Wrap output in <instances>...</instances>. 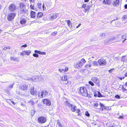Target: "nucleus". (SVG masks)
<instances>
[{"label":"nucleus","instance_id":"obj_1","mask_svg":"<svg viewBox=\"0 0 127 127\" xmlns=\"http://www.w3.org/2000/svg\"><path fill=\"white\" fill-rule=\"evenodd\" d=\"M77 92L78 94L84 97H87L88 95V91L86 87L84 86H81L77 89Z\"/></svg>","mask_w":127,"mask_h":127},{"label":"nucleus","instance_id":"obj_2","mask_svg":"<svg viewBox=\"0 0 127 127\" xmlns=\"http://www.w3.org/2000/svg\"><path fill=\"white\" fill-rule=\"evenodd\" d=\"M19 7L20 10L19 11L18 13L19 14L22 15H24L27 14L28 12V10L27 9L24 3L21 2L20 3Z\"/></svg>","mask_w":127,"mask_h":127},{"label":"nucleus","instance_id":"obj_3","mask_svg":"<svg viewBox=\"0 0 127 127\" xmlns=\"http://www.w3.org/2000/svg\"><path fill=\"white\" fill-rule=\"evenodd\" d=\"M86 62L84 58H82L78 62H76L74 63L73 66L76 69H80L82 67Z\"/></svg>","mask_w":127,"mask_h":127},{"label":"nucleus","instance_id":"obj_4","mask_svg":"<svg viewBox=\"0 0 127 127\" xmlns=\"http://www.w3.org/2000/svg\"><path fill=\"white\" fill-rule=\"evenodd\" d=\"M70 108L71 112H76L78 114V116L80 115V110L79 109H77L76 106L72 104H70Z\"/></svg>","mask_w":127,"mask_h":127},{"label":"nucleus","instance_id":"obj_5","mask_svg":"<svg viewBox=\"0 0 127 127\" xmlns=\"http://www.w3.org/2000/svg\"><path fill=\"white\" fill-rule=\"evenodd\" d=\"M15 13H9L7 15V19L9 22H11L13 20L16 16Z\"/></svg>","mask_w":127,"mask_h":127},{"label":"nucleus","instance_id":"obj_6","mask_svg":"<svg viewBox=\"0 0 127 127\" xmlns=\"http://www.w3.org/2000/svg\"><path fill=\"white\" fill-rule=\"evenodd\" d=\"M98 65L101 66H105L106 64L107 63L106 60L103 58H101L98 60Z\"/></svg>","mask_w":127,"mask_h":127},{"label":"nucleus","instance_id":"obj_7","mask_svg":"<svg viewBox=\"0 0 127 127\" xmlns=\"http://www.w3.org/2000/svg\"><path fill=\"white\" fill-rule=\"evenodd\" d=\"M68 70V67L64 65H62L59 68V71L61 73H64L67 72Z\"/></svg>","mask_w":127,"mask_h":127},{"label":"nucleus","instance_id":"obj_8","mask_svg":"<svg viewBox=\"0 0 127 127\" xmlns=\"http://www.w3.org/2000/svg\"><path fill=\"white\" fill-rule=\"evenodd\" d=\"M47 121L46 118L43 116L39 117L37 119V121L39 123L44 124L46 123Z\"/></svg>","mask_w":127,"mask_h":127},{"label":"nucleus","instance_id":"obj_9","mask_svg":"<svg viewBox=\"0 0 127 127\" xmlns=\"http://www.w3.org/2000/svg\"><path fill=\"white\" fill-rule=\"evenodd\" d=\"M59 16L58 13L56 12L52 13L50 15L49 19L50 20H52L56 19Z\"/></svg>","mask_w":127,"mask_h":127},{"label":"nucleus","instance_id":"obj_10","mask_svg":"<svg viewBox=\"0 0 127 127\" xmlns=\"http://www.w3.org/2000/svg\"><path fill=\"white\" fill-rule=\"evenodd\" d=\"M8 9L10 11L13 12L17 9V6L15 3H12L9 5Z\"/></svg>","mask_w":127,"mask_h":127},{"label":"nucleus","instance_id":"obj_11","mask_svg":"<svg viewBox=\"0 0 127 127\" xmlns=\"http://www.w3.org/2000/svg\"><path fill=\"white\" fill-rule=\"evenodd\" d=\"M34 52L35 53L33 54V57H38L39 56L36 53L42 55H45L46 54V53L45 52H41L40 51L35 50Z\"/></svg>","mask_w":127,"mask_h":127},{"label":"nucleus","instance_id":"obj_12","mask_svg":"<svg viewBox=\"0 0 127 127\" xmlns=\"http://www.w3.org/2000/svg\"><path fill=\"white\" fill-rule=\"evenodd\" d=\"M19 23L21 25H25L27 23V19L26 17L22 16L20 18Z\"/></svg>","mask_w":127,"mask_h":127},{"label":"nucleus","instance_id":"obj_13","mask_svg":"<svg viewBox=\"0 0 127 127\" xmlns=\"http://www.w3.org/2000/svg\"><path fill=\"white\" fill-rule=\"evenodd\" d=\"M42 101L43 103L47 106H49L51 105V102L47 98L43 99Z\"/></svg>","mask_w":127,"mask_h":127},{"label":"nucleus","instance_id":"obj_14","mask_svg":"<svg viewBox=\"0 0 127 127\" xmlns=\"http://www.w3.org/2000/svg\"><path fill=\"white\" fill-rule=\"evenodd\" d=\"M91 80L97 85H99V81L97 78L96 77H93L92 78Z\"/></svg>","mask_w":127,"mask_h":127},{"label":"nucleus","instance_id":"obj_15","mask_svg":"<svg viewBox=\"0 0 127 127\" xmlns=\"http://www.w3.org/2000/svg\"><path fill=\"white\" fill-rule=\"evenodd\" d=\"M31 51L30 50H24L21 53L20 55L24 56L25 55H29L31 53Z\"/></svg>","mask_w":127,"mask_h":127},{"label":"nucleus","instance_id":"obj_16","mask_svg":"<svg viewBox=\"0 0 127 127\" xmlns=\"http://www.w3.org/2000/svg\"><path fill=\"white\" fill-rule=\"evenodd\" d=\"M30 92L31 94L33 95H36L37 93L36 89H35L33 87L31 88L30 90Z\"/></svg>","mask_w":127,"mask_h":127},{"label":"nucleus","instance_id":"obj_17","mask_svg":"<svg viewBox=\"0 0 127 127\" xmlns=\"http://www.w3.org/2000/svg\"><path fill=\"white\" fill-rule=\"evenodd\" d=\"M82 7L84 9V11L85 13L87 12L88 11L90 8V6L89 5H87L86 4H83Z\"/></svg>","mask_w":127,"mask_h":127},{"label":"nucleus","instance_id":"obj_18","mask_svg":"<svg viewBox=\"0 0 127 127\" xmlns=\"http://www.w3.org/2000/svg\"><path fill=\"white\" fill-rule=\"evenodd\" d=\"M37 5L38 8L44 10L45 9V7H44V4H43V5L41 3L38 2L37 4Z\"/></svg>","mask_w":127,"mask_h":127},{"label":"nucleus","instance_id":"obj_19","mask_svg":"<svg viewBox=\"0 0 127 127\" xmlns=\"http://www.w3.org/2000/svg\"><path fill=\"white\" fill-rule=\"evenodd\" d=\"M68 77L67 75H64L62 76L61 78V80L63 81H66V82L65 83V84L66 85L68 83L67 81Z\"/></svg>","mask_w":127,"mask_h":127},{"label":"nucleus","instance_id":"obj_20","mask_svg":"<svg viewBox=\"0 0 127 127\" xmlns=\"http://www.w3.org/2000/svg\"><path fill=\"white\" fill-rule=\"evenodd\" d=\"M28 87V85L26 84H24L20 87V90L22 91H25L27 90Z\"/></svg>","mask_w":127,"mask_h":127},{"label":"nucleus","instance_id":"obj_21","mask_svg":"<svg viewBox=\"0 0 127 127\" xmlns=\"http://www.w3.org/2000/svg\"><path fill=\"white\" fill-rule=\"evenodd\" d=\"M94 96L95 97L97 96L99 97H103V96L102 95L100 92L98 91L94 93Z\"/></svg>","mask_w":127,"mask_h":127},{"label":"nucleus","instance_id":"obj_22","mask_svg":"<svg viewBox=\"0 0 127 127\" xmlns=\"http://www.w3.org/2000/svg\"><path fill=\"white\" fill-rule=\"evenodd\" d=\"M119 0H114L113 5L114 7H117L119 5Z\"/></svg>","mask_w":127,"mask_h":127},{"label":"nucleus","instance_id":"obj_23","mask_svg":"<svg viewBox=\"0 0 127 127\" xmlns=\"http://www.w3.org/2000/svg\"><path fill=\"white\" fill-rule=\"evenodd\" d=\"M116 37L115 36L112 37L108 40V42L110 43L113 42V41L116 39Z\"/></svg>","mask_w":127,"mask_h":127},{"label":"nucleus","instance_id":"obj_24","mask_svg":"<svg viewBox=\"0 0 127 127\" xmlns=\"http://www.w3.org/2000/svg\"><path fill=\"white\" fill-rule=\"evenodd\" d=\"M36 13L35 12L33 11H31V12L30 16L32 18H35V17Z\"/></svg>","mask_w":127,"mask_h":127},{"label":"nucleus","instance_id":"obj_25","mask_svg":"<svg viewBox=\"0 0 127 127\" xmlns=\"http://www.w3.org/2000/svg\"><path fill=\"white\" fill-rule=\"evenodd\" d=\"M65 21L67 22L68 26L69 27H70L71 28L72 26V23L69 20H65Z\"/></svg>","mask_w":127,"mask_h":127},{"label":"nucleus","instance_id":"obj_26","mask_svg":"<svg viewBox=\"0 0 127 127\" xmlns=\"http://www.w3.org/2000/svg\"><path fill=\"white\" fill-rule=\"evenodd\" d=\"M119 88H121L123 92L127 91V90L125 88L123 85H120V86Z\"/></svg>","mask_w":127,"mask_h":127},{"label":"nucleus","instance_id":"obj_27","mask_svg":"<svg viewBox=\"0 0 127 127\" xmlns=\"http://www.w3.org/2000/svg\"><path fill=\"white\" fill-rule=\"evenodd\" d=\"M43 92L42 91L38 93V96L40 98H42L43 97Z\"/></svg>","mask_w":127,"mask_h":127},{"label":"nucleus","instance_id":"obj_28","mask_svg":"<svg viewBox=\"0 0 127 127\" xmlns=\"http://www.w3.org/2000/svg\"><path fill=\"white\" fill-rule=\"evenodd\" d=\"M43 15V13L41 12H39L37 13V17L38 18H39L41 17Z\"/></svg>","mask_w":127,"mask_h":127},{"label":"nucleus","instance_id":"obj_29","mask_svg":"<svg viewBox=\"0 0 127 127\" xmlns=\"http://www.w3.org/2000/svg\"><path fill=\"white\" fill-rule=\"evenodd\" d=\"M57 124L59 127H63L62 125L61 124L60 120H57Z\"/></svg>","mask_w":127,"mask_h":127},{"label":"nucleus","instance_id":"obj_30","mask_svg":"<svg viewBox=\"0 0 127 127\" xmlns=\"http://www.w3.org/2000/svg\"><path fill=\"white\" fill-rule=\"evenodd\" d=\"M103 2L106 4H110L111 3L110 0H103Z\"/></svg>","mask_w":127,"mask_h":127},{"label":"nucleus","instance_id":"obj_31","mask_svg":"<svg viewBox=\"0 0 127 127\" xmlns=\"http://www.w3.org/2000/svg\"><path fill=\"white\" fill-rule=\"evenodd\" d=\"M121 38L123 40V42H124L127 39L126 38V35L125 34H123L121 36Z\"/></svg>","mask_w":127,"mask_h":127},{"label":"nucleus","instance_id":"obj_32","mask_svg":"<svg viewBox=\"0 0 127 127\" xmlns=\"http://www.w3.org/2000/svg\"><path fill=\"white\" fill-rule=\"evenodd\" d=\"M127 60V58H126V56H124L122 57L121 58V61L125 62Z\"/></svg>","mask_w":127,"mask_h":127},{"label":"nucleus","instance_id":"obj_33","mask_svg":"<svg viewBox=\"0 0 127 127\" xmlns=\"http://www.w3.org/2000/svg\"><path fill=\"white\" fill-rule=\"evenodd\" d=\"M41 20L39 19V18L37 17V18L34 21L35 23H40L41 22Z\"/></svg>","mask_w":127,"mask_h":127},{"label":"nucleus","instance_id":"obj_34","mask_svg":"<svg viewBox=\"0 0 127 127\" xmlns=\"http://www.w3.org/2000/svg\"><path fill=\"white\" fill-rule=\"evenodd\" d=\"M10 60L11 61H17V58L13 57H11L10 58Z\"/></svg>","mask_w":127,"mask_h":127},{"label":"nucleus","instance_id":"obj_35","mask_svg":"<svg viewBox=\"0 0 127 127\" xmlns=\"http://www.w3.org/2000/svg\"><path fill=\"white\" fill-rule=\"evenodd\" d=\"M11 47L10 46H8L4 47L2 49L3 50L5 51L7 50H9L11 49Z\"/></svg>","mask_w":127,"mask_h":127},{"label":"nucleus","instance_id":"obj_36","mask_svg":"<svg viewBox=\"0 0 127 127\" xmlns=\"http://www.w3.org/2000/svg\"><path fill=\"white\" fill-rule=\"evenodd\" d=\"M93 64L95 66H97L98 65V61L96 62V61H94L93 62Z\"/></svg>","mask_w":127,"mask_h":127},{"label":"nucleus","instance_id":"obj_37","mask_svg":"<svg viewBox=\"0 0 127 127\" xmlns=\"http://www.w3.org/2000/svg\"><path fill=\"white\" fill-rule=\"evenodd\" d=\"M99 105L101 107L100 108L101 109L102 111H103V109L105 107L103 104L101 103H100Z\"/></svg>","mask_w":127,"mask_h":127},{"label":"nucleus","instance_id":"obj_38","mask_svg":"<svg viewBox=\"0 0 127 127\" xmlns=\"http://www.w3.org/2000/svg\"><path fill=\"white\" fill-rule=\"evenodd\" d=\"M88 83L91 86H93L94 85V84L92 81H88Z\"/></svg>","mask_w":127,"mask_h":127},{"label":"nucleus","instance_id":"obj_39","mask_svg":"<svg viewBox=\"0 0 127 127\" xmlns=\"http://www.w3.org/2000/svg\"><path fill=\"white\" fill-rule=\"evenodd\" d=\"M64 102L65 105H67L69 107H70V105H69V104H71L69 103L68 101L67 100H66Z\"/></svg>","mask_w":127,"mask_h":127},{"label":"nucleus","instance_id":"obj_40","mask_svg":"<svg viewBox=\"0 0 127 127\" xmlns=\"http://www.w3.org/2000/svg\"><path fill=\"white\" fill-rule=\"evenodd\" d=\"M42 91L43 92V94L45 96L47 95H48V92L46 91Z\"/></svg>","mask_w":127,"mask_h":127},{"label":"nucleus","instance_id":"obj_41","mask_svg":"<svg viewBox=\"0 0 127 127\" xmlns=\"http://www.w3.org/2000/svg\"><path fill=\"white\" fill-rule=\"evenodd\" d=\"M30 7L31 9L33 10H35V7L34 6V5H32V4H31L30 5Z\"/></svg>","mask_w":127,"mask_h":127},{"label":"nucleus","instance_id":"obj_42","mask_svg":"<svg viewBox=\"0 0 127 127\" xmlns=\"http://www.w3.org/2000/svg\"><path fill=\"white\" fill-rule=\"evenodd\" d=\"M85 115L86 116H87L88 117H89L90 116V114L89 113V112L88 111H86L85 113Z\"/></svg>","mask_w":127,"mask_h":127},{"label":"nucleus","instance_id":"obj_43","mask_svg":"<svg viewBox=\"0 0 127 127\" xmlns=\"http://www.w3.org/2000/svg\"><path fill=\"white\" fill-rule=\"evenodd\" d=\"M91 66V64H87L85 66V67L86 68H88V67H90Z\"/></svg>","mask_w":127,"mask_h":127},{"label":"nucleus","instance_id":"obj_44","mask_svg":"<svg viewBox=\"0 0 127 127\" xmlns=\"http://www.w3.org/2000/svg\"><path fill=\"white\" fill-rule=\"evenodd\" d=\"M35 113V112L34 110H32L31 112V115L32 116Z\"/></svg>","mask_w":127,"mask_h":127},{"label":"nucleus","instance_id":"obj_45","mask_svg":"<svg viewBox=\"0 0 127 127\" xmlns=\"http://www.w3.org/2000/svg\"><path fill=\"white\" fill-rule=\"evenodd\" d=\"M29 102L32 105L34 104V102L32 100H30Z\"/></svg>","mask_w":127,"mask_h":127},{"label":"nucleus","instance_id":"obj_46","mask_svg":"<svg viewBox=\"0 0 127 127\" xmlns=\"http://www.w3.org/2000/svg\"><path fill=\"white\" fill-rule=\"evenodd\" d=\"M100 36L101 37H105L106 36V34L104 33H102L100 34Z\"/></svg>","mask_w":127,"mask_h":127},{"label":"nucleus","instance_id":"obj_47","mask_svg":"<svg viewBox=\"0 0 127 127\" xmlns=\"http://www.w3.org/2000/svg\"><path fill=\"white\" fill-rule=\"evenodd\" d=\"M115 98L118 99H119L120 98V96L118 95H116L115 96Z\"/></svg>","mask_w":127,"mask_h":127},{"label":"nucleus","instance_id":"obj_48","mask_svg":"<svg viewBox=\"0 0 127 127\" xmlns=\"http://www.w3.org/2000/svg\"><path fill=\"white\" fill-rule=\"evenodd\" d=\"M27 46V45L26 44H24V45H23L22 46H21V47H26Z\"/></svg>","mask_w":127,"mask_h":127},{"label":"nucleus","instance_id":"obj_49","mask_svg":"<svg viewBox=\"0 0 127 127\" xmlns=\"http://www.w3.org/2000/svg\"><path fill=\"white\" fill-rule=\"evenodd\" d=\"M119 78L120 80H122L123 79H124L125 78V77H118Z\"/></svg>","mask_w":127,"mask_h":127},{"label":"nucleus","instance_id":"obj_50","mask_svg":"<svg viewBox=\"0 0 127 127\" xmlns=\"http://www.w3.org/2000/svg\"><path fill=\"white\" fill-rule=\"evenodd\" d=\"M9 100L11 101V102L13 104L15 105L16 104V103L14 102H13V101H11V99H9Z\"/></svg>","mask_w":127,"mask_h":127},{"label":"nucleus","instance_id":"obj_51","mask_svg":"<svg viewBox=\"0 0 127 127\" xmlns=\"http://www.w3.org/2000/svg\"><path fill=\"white\" fill-rule=\"evenodd\" d=\"M98 105V104L97 103H95L94 104V106L96 107H97Z\"/></svg>","mask_w":127,"mask_h":127},{"label":"nucleus","instance_id":"obj_52","mask_svg":"<svg viewBox=\"0 0 127 127\" xmlns=\"http://www.w3.org/2000/svg\"><path fill=\"white\" fill-rule=\"evenodd\" d=\"M119 119H121L123 118V117L122 116H120L118 117Z\"/></svg>","mask_w":127,"mask_h":127},{"label":"nucleus","instance_id":"obj_53","mask_svg":"<svg viewBox=\"0 0 127 127\" xmlns=\"http://www.w3.org/2000/svg\"><path fill=\"white\" fill-rule=\"evenodd\" d=\"M119 59L117 57H116L114 58V60L116 61H117L119 60Z\"/></svg>","mask_w":127,"mask_h":127},{"label":"nucleus","instance_id":"obj_54","mask_svg":"<svg viewBox=\"0 0 127 127\" xmlns=\"http://www.w3.org/2000/svg\"><path fill=\"white\" fill-rule=\"evenodd\" d=\"M125 8L126 9H127V4H126L124 5Z\"/></svg>","mask_w":127,"mask_h":127},{"label":"nucleus","instance_id":"obj_55","mask_svg":"<svg viewBox=\"0 0 127 127\" xmlns=\"http://www.w3.org/2000/svg\"><path fill=\"white\" fill-rule=\"evenodd\" d=\"M81 25V24H79V25H78L76 26V28H78Z\"/></svg>","mask_w":127,"mask_h":127},{"label":"nucleus","instance_id":"obj_56","mask_svg":"<svg viewBox=\"0 0 127 127\" xmlns=\"http://www.w3.org/2000/svg\"><path fill=\"white\" fill-rule=\"evenodd\" d=\"M114 69V68L112 69H111L109 70L108 71H109V72H110L111 70H113Z\"/></svg>","mask_w":127,"mask_h":127},{"label":"nucleus","instance_id":"obj_57","mask_svg":"<svg viewBox=\"0 0 127 127\" xmlns=\"http://www.w3.org/2000/svg\"><path fill=\"white\" fill-rule=\"evenodd\" d=\"M89 1V0H84V1L85 2H88Z\"/></svg>","mask_w":127,"mask_h":127},{"label":"nucleus","instance_id":"obj_58","mask_svg":"<svg viewBox=\"0 0 127 127\" xmlns=\"http://www.w3.org/2000/svg\"><path fill=\"white\" fill-rule=\"evenodd\" d=\"M125 77H127V72L125 74Z\"/></svg>","mask_w":127,"mask_h":127},{"label":"nucleus","instance_id":"obj_59","mask_svg":"<svg viewBox=\"0 0 127 127\" xmlns=\"http://www.w3.org/2000/svg\"><path fill=\"white\" fill-rule=\"evenodd\" d=\"M13 85H11L10 86H9V87L10 88H12L13 87Z\"/></svg>","mask_w":127,"mask_h":127},{"label":"nucleus","instance_id":"obj_60","mask_svg":"<svg viewBox=\"0 0 127 127\" xmlns=\"http://www.w3.org/2000/svg\"><path fill=\"white\" fill-rule=\"evenodd\" d=\"M30 0V2H32L34 1V0Z\"/></svg>","mask_w":127,"mask_h":127},{"label":"nucleus","instance_id":"obj_61","mask_svg":"<svg viewBox=\"0 0 127 127\" xmlns=\"http://www.w3.org/2000/svg\"><path fill=\"white\" fill-rule=\"evenodd\" d=\"M125 86H127V82H126L125 83Z\"/></svg>","mask_w":127,"mask_h":127},{"label":"nucleus","instance_id":"obj_62","mask_svg":"<svg viewBox=\"0 0 127 127\" xmlns=\"http://www.w3.org/2000/svg\"><path fill=\"white\" fill-rule=\"evenodd\" d=\"M2 30L0 29V33L1 32H2Z\"/></svg>","mask_w":127,"mask_h":127},{"label":"nucleus","instance_id":"obj_63","mask_svg":"<svg viewBox=\"0 0 127 127\" xmlns=\"http://www.w3.org/2000/svg\"><path fill=\"white\" fill-rule=\"evenodd\" d=\"M22 1H26V0H22Z\"/></svg>","mask_w":127,"mask_h":127},{"label":"nucleus","instance_id":"obj_64","mask_svg":"<svg viewBox=\"0 0 127 127\" xmlns=\"http://www.w3.org/2000/svg\"><path fill=\"white\" fill-rule=\"evenodd\" d=\"M1 8V5H0V9Z\"/></svg>","mask_w":127,"mask_h":127}]
</instances>
